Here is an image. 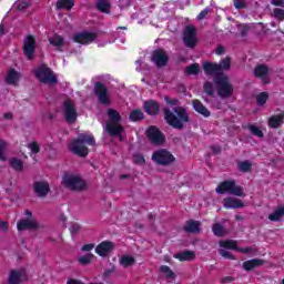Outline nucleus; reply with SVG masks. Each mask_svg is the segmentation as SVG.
Returning <instances> with one entry per match:
<instances>
[{"label":"nucleus","mask_w":284,"mask_h":284,"mask_svg":"<svg viewBox=\"0 0 284 284\" xmlns=\"http://www.w3.org/2000/svg\"><path fill=\"white\" fill-rule=\"evenodd\" d=\"M173 112L178 114V116ZM173 112H171L169 108L163 109L165 123L171 128H174V130H183V128H185V124L183 123H190V114H187V110L183 106H176L173 109Z\"/></svg>","instance_id":"obj_1"},{"label":"nucleus","mask_w":284,"mask_h":284,"mask_svg":"<svg viewBox=\"0 0 284 284\" xmlns=\"http://www.w3.org/2000/svg\"><path fill=\"white\" fill-rule=\"evenodd\" d=\"M88 145H97V141L94 140V136L81 135L69 144V150L70 152L75 154V156L85 159V156L90 154V149H88Z\"/></svg>","instance_id":"obj_2"},{"label":"nucleus","mask_w":284,"mask_h":284,"mask_svg":"<svg viewBox=\"0 0 284 284\" xmlns=\"http://www.w3.org/2000/svg\"><path fill=\"white\" fill-rule=\"evenodd\" d=\"M213 83L216 85V92L220 99H230L234 94V85L230 83V77L226 74L214 77Z\"/></svg>","instance_id":"obj_3"},{"label":"nucleus","mask_w":284,"mask_h":284,"mask_svg":"<svg viewBox=\"0 0 284 284\" xmlns=\"http://www.w3.org/2000/svg\"><path fill=\"white\" fill-rule=\"evenodd\" d=\"M62 185L71 192H83L88 190V184L79 175L72 173H65L62 176Z\"/></svg>","instance_id":"obj_4"},{"label":"nucleus","mask_w":284,"mask_h":284,"mask_svg":"<svg viewBox=\"0 0 284 284\" xmlns=\"http://www.w3.org/2000/svg\"><path fill=\"white\" fill-rule=\"evenodd\" d=\"M106 114L109 116V121L106 122L105 125V131L108 134H119L121 129V121L122 116L116 109H108Z\"/></svg>","instance_id":"obj_5"},{"label":"nucleus","mask_w":284,"mask_h":284,"mask_svg":"<svg viewBox=\"0 0 284 284\" xmlns=\"http://www.w3.org/2000/svg\"><path fill=\"white\" fill-rule=\"evenodd\" d=\"M36 79L40 83H45L49 85H57L59 83V80L57 79V75H54V72H52V69L50 67L43 64L34 70Z\"/></svg>","instance_id":"obj_6"},{"label":"nucleus","mask_w":284,"mask_h":284,"mask_svg":"<svg viewBox=\"0 0 284 284\" xmlns=\"http://www.w3.org/2000/svg\"><path fill=\"white\" fill-rule=\"evenodd\" d=\"M215 191L217 194H225V192H229V194H233V196H245L243 186L236 185L234 180H225L221 182Z\"/></svg>","instance_id":"obj_7"},{"label":"nucleus","mask_w":284,"mask_h":284,"mask_svg":"<svg viewBox=\"0 0 284 284\" xmlns=\"http://www.w3.org/2000/svg\"><path fill=\"white\" fill-rule=\"evenodd\" d=\"M145 136L152 145H163L166 141L165 134L156 125H150L145 130Z\"/></svg>","instance_id":"obj_8"},{"label":"nucleus","mask_w":284,"mask_h":284,"mask_svg":"<svg viewBox=\"0 0 284 284\" xmlns=\"http://www.w3.org/2000/svg\"><path fill=\"white\" fill-rule=\"evenodd\" d=\"M152 160L158 165L165 166V165H171V163H174L176 161V158H174L173 154L170 153V151H168L165 149H161V150L153 152Z\"/></svg>","instance_id":"obj_9"},{"label":"nucleus","mask_w":284,"mask_h":284,"mask_svg":"<svg viewBox=\"0 0 284 284\" xmlns=\"http://www.w3.org/2000/svg\"><path fill=\"white\" fill-rule=\"evenodd\" d=\"M93 92L101 105H110V103H112V100H110V93H108V87H105L103 82H95Z\"/></svg>","instance_id":"obj_10"},{"label":"nucleus","mask_w":284,"mask_h":284,"mask_svg":"<svg viewBox=\"0 0 284 284\" xmlns=\"http://www.w3.org/2000/svg\"><path fill=\"white\" fill-rule=\"evenodd\" d=\"M37 50V39L34 36L29 34L24 38L22 52L28 61H32L34 59V52Z\"/></svg>","instance_id":"obj_11"},{"label":"nucleus","mask_w":284,"mask_h":284,"mask_svg":"<svg viewBox=\"0 0 284 284\" xmlns=\"http://www.w3.org/2000/svg\"><path fill=\"white\" fill-rule=\"evenodd\" d=\"M183 43L186 48H196V43H199V38H196V27H185L183 31Z\"/></svg>","instance_id":"obj_12"},{"label":"nucleus","mask_w":284,"mask_h":284,"mask_svg":"<svg viewBox=\"0 0 284 284\" xmlns=\"http://www.w3.org/2000/svg\"><path fill=\"white\" fill-rule=\"evenodd\" d=\"M63 114L67 123H77L79 113H77V108L72 100L68 99L63 102Z\"/></svg>","instance_id":"obj_13"},{"label":"nucleus","mask_w":284,"mask_h":284,"mask_svg":"<svg viewBox=\"0 0 284 284\" xmlns=\"http://www.w3.org/2000/svg\"><path fill=\"white\" fill-rule=\"evenodd\" d=\"M97 32L82 31L73 36L74 43H80L81 45H88L97 41Z\"/></svg>","instance_id":"obj_14"},{"label":"nucleus","mask_w":284,"mask_h":284,"mask_svg":"<svg viewBox=\"0 0 284 284\" xmlns=\"http://www.w3.org/2000/svg\"><path fill=\"white\" fill-rule=\"evenodd\" d=\"M151 61L154 62L156 68H165L170 61V55L163 49H155L152 52Z\"/></svg>","instance_id":"obj_15"},{"label":"nucleus","mask_w":284,"mask_h":284,"mask_svg":"<svg viewBox=\"0 0 284 284\" xmlns=\"http://www.w3.org/2000/svg\"><path fill=\"white\" fill-rule=\"evenodd\" d=\"M253 74L256 79H261L264 85H267V83H270V67H267V64L255 65Z\"/></svg>","instance_id":"obj_16"},{"label":"nucleus","mask_w":284,"mask_h":284,"mask_svg":"<svg viewBox=\"0 0 284 284\" xmlns=\"http://www.w3.org/2000/svg\"><path fill=\"white\" fill-rule=\"evenodd\" d=\"M203 71L206 77H220V74H225L224 72H221L219 63L210 61L203 62Z\"/></svg>","instance_id":"obj_17"},{"label":"nucleus","mask_w":284,"mask_h":284,"mask_svg":"<svg viewBox=\"0 0 284 284\" xmlns=\"http://www.w3.org/2000/svg\"><path fill=\"white\" fill-rule=\"evenodd\" d=\"M33 191L40 199H45L50 193V184L45 181H36L33 183Z\"/></svg>","instance_id":"obj_18"},{"label":"nucleus","mask_w":284,"mask_h":284,"mask_svg":"<svg viewBox=\"0 0 284 284\" xmlns=\"http://www.w3.org/2000/svg\"><path fill=\"white\" fill-rule=\"evenodd\" d=\"M143 108L149 116H156L161 112V104L155 100L144 101Z\"/></svg>","instance_id":"obj_19"},{"label":"nucleus","mask_w":284,"mask_h":284,"mask_svg":"<svg viewBox=\"0 0 284 284\" xmlns=\"http://www.w3.org/2000/svg\"><path fill=\"white\" fill-rule=\"evenodd\" d=\"M23 281H28V274L26 270L11 271L9 274V284H20Z\"/></svg>","instance_id":"obj_20"},{"label":"nucleus","mask_w":284,"mask_h":284,"mask_svg":"<svg viewBox=\"0 0 284 284\" xmlns=\"http://www.w3.org/2000/svg\"><path fill=\"white\" fill-rule=\"evenodd\" d=\"M114 250V242L103 241L95 247V254L99 256H108Z\"/></svg>","instance_id":"obj_21"},{"label":"nucleus","mask_w":284,"mask_h":284,"mask_svg":"<svg viewBox=\"0 0 284 284\" xmlns=\"http://www.w3.org/2000/svg\"><path fill=\"white\" fill-rule=\"evenodd\" d=\"M18 232H23V230H39V224L32 219L20 220L17 223Z\"/></svg>","instance_id":"obj_22"},{"label":"nucleus","mask_w":284,"mask_h":284,"mask_svg":"<svg viewBox=\"0 0 284 284\" xmlns=\"http://www.w3.org/2000/svg\"><path fill=\"white\" fill-rule=\"evenodd\" d=\"M225 210H239L245 207V203L236 197H225L223 200Z\"/></svg>","instance_id":"obj_23"},{"label":"nucleus","mask_w":284,"mask_h":284,"mask_svg":"<svg viewBox=\"0 0 284 284\" xmlns=\"http://www.w3.org/2000/svg\"><path fill=\"white\" fill-rule=\"evenodd\" d=\"M284 121V112H280L277 114L271 115L268 118V128L271 130H278L283 125Z\"/></svg>","instance_id":"obj_24"},{"label":"nucleus","mask_w":284,"mask_h":284,"mask_svg":"<svg viewBox=\"0 0 284 284\" xmlns=\"http://www.w3.org/2000/svg\"><path fill=\"white\" fill-rule=\"evenodd\" d=\"M192 105H193V110L197 112V114H201L202 116H204L205 119L212 116V112L207 110V106L204 105L203 102H201V100H196V99L193 100Z\"/></svg>","instance_id":"obj_25"},{"label":"nucleus","mask_w":284,"mask_h":284,"mask_svg":"<svg viewBox=\"0 0 284 284\" xmlns=\"http://www.w3.org/2000/svg\"><path fill=\"white\" fill-rule=\"evenodd\" d=\"M265 265V261L261 258H253V260H247L243 262L242 267L246 272H252V270H256L257 267H261Z\"/></svg>","instance_id":"obj_26"},{"label":"nucleus","mask_w":284,"mask_h":284,"mask_svg":"<svg viewBox=\"0 0 284 284\" xmlns=\"http://www.w3.org/2000/svg\"><path fill=\"white\" fill-rule=\"evenodd\" d=\"M184 232H186V234H199V232H201V222L195 220L187 221L184 225Z\"/></svg>","instance_id":"obj_27"},{"label":"nucleus","mask_w":284,"mask_h":284,"mask_svg":"<svg viewBox=\"0 0 284 284\" xmlns=\"http://www.w3.org/2000/svg\"><path fill=\"white\" fill-rule=\"evenodd\" d=\"M20 79H21V73H19L14 69H9L6 77V83H8V85H17Z\"/></svg>","instance_id":"obj_28"},{"label":"nucleus","mask_w":284,"mask_h":284,"mask_svg":"<svg viewBox=\"0 0 284 284\" xmlns=\"http://www.w3.org/2000/svg\"><path fill=\"white\" fill-rule=\"evenodd\" d=\"M178 261H194L196 258V253L194 251L185 250L175 254Z\"/></svg>","instance_id":"obj_29"},{"label":"nucleus","mask_w":284,"mask_h":284,"mask_svg":"<svg viewBox=\"0 0 284 284\" xmlns=\"http://www.w3.org/2000/svg\"><path fill=\"white\" fill-rule=\"evenodd\" d=\"M74 8V0H58L55 3V10H67L70 11Z\"/></svg>","instance_id":"obj_30"},{"label":"nucleus","mask_w":284,"mask_h":284,"mask_svg":"<svg viewBox=\"0 0 284 284\" xmlns=\"http://www.w3.org/2000/svg\"><path fill=\"white\" fill-rule=\"evenodd\" d=\"M143 119H145V113H143L141 109H135L129 114V121L132 123H139V121H143Z\"/></svg>","instance_id":"obj_31"},{"label":"nucleus","mask_w":284,"mask_h":284,"mask_svg":"<svg viewBox=\"0 0 284 284\" xmlns=\"http://www.w3.org/2000/svg\"><path fill=\"white\" fill-rule=\"evenodd\" d=\"M95 8L99 10V12L110 14V8H112V6L108 0H97Z\"/></svg>","instance_id":"obj_32"},{"label":"nucleus","mask_w":284,"mask_h":284,"mask_svg":"<svg viewBox=\"0 0 284 284\" xmlns=\"http://www.w3.org/2000/svg\"><path fill=\"white\" fill-rule=\"evenodd\" d=\"M134 263H136V258L132 255H122L120 258V265L124 268L132 267Z\"/></svg>","instance_id":"obj_33"},{"label":"nucleus","mask_w":284,"mask_h":284,"mask_svg":"<svg viewBox=\"0 0 284 284\" xmlns=\"http://www.w3.org/2000/svg\"><path fill=\"white\" fill-rule=\"evenodd\" d=\"M220 247H224V250H239V243L234 240H224L220 242Z\"/></svg>","instance_id":"obj_34"},{"label":"nucleus","mask_w":284,"mask_h":284,"mask_svg":"<svg viewBox=\"0 0 284 284\" xmlns=\"http://www.w3.org/2000/svg\"><path fill=\"white\" fill-rule=\"evenodd\" d=\"M212 232H213L214 236H217L220 239L225 236V234H227V231L225 230V227L223 225H221L220 223H214L212 225Z\"/></svg>","instance_id":"obj_35"},{"label":"nucleus","mask_w":284,"mask_h":284,"mask_svg":"<svg viewBox=\"0 0 284 284\" xmlns=\"http://www.w3.org/2000/svg\"><path fill=\"white\" fill-rule=\"evenodd\" d=\"M49 43L54 48H63L65 45V39L60 34H55L53 38H49Z\"/></svg>","instance_id":"obj_36"},{"label":"nucleus","mask_w":284,"mask_h":284,"mask_svg":"<svg viewBox=\"0 0 284 284\" xmlns=\"http://www.w3.org/2000/svg\"><path fill=\"white\" fill-rule=\"evenodd\" d=\"M185 74L199 77V72H201V65L199 63H192L187 65L184 70Z\"/></svg>","instance_id":"obj_37"},{"label":"nucleus","mask_w":284,"mask_h":284,"mask_svg":"<svg viewBox=\"0 0 284 284\" xmlns=\"http://www.w3.org/2000/svg\"><path fill=\"white\" fill-rule=\"evenodd\" d=\"M237 170L240 172H243L244 174H246L247 172H251L252 171V162H250V160L237 162Z\"/></svg>","instance_id":"obj_38"},{"label":"nucleus","mask_w":284,"mask_h":284,"mask_svg":"<svg viewBox=\"0 0 284 284\" xmlns=\"http://www.w3.org/2000/svg\"><path fill=\"white\" fill-rule=\"evenodd\" d=\"M284 216V206L276 209L272 214L268 215V220L273 222L281 221Z\"/></svg>","instance_id":"obj_39"},{"label":"nucleus","mask_w":284,"mask_h":284,"mask_svg":"<svg viewBox=\"0 0 284 284\" xmlns=\"http://www.w3.org/2000/svg\"><path fill=\"white\" fill-rule=\"evenodd\" d=\"M160 273L165 276V278H170L171 281H174L176 278V274L172 272V268L168 265L160 266Z\"/></svg>","instance_id":"obj_40"},{"label":"nucleus","mask_w":284,"mask_h":284,"mask_svg":"<svg viewBox=\"0 0 284 284\" xmlns=\"http://www.w3.org/2000/svg\"><path fill=\"white\" fill-rule=\"evenodd\" d=\"M255 99L258 108H263V105H265V103H267V101L270 100V93L265 91L261 92L260 94L256 95Z\"/></svg>","instance_id":"obj_41"},{"label":"nucleus","mask_w":284,"mask_h":284,"mask_svg":"<svg viewBox=\"0 0 284 284\" xmlns=\"http://www.w3.org/2000/svg\"><path fill=\"white\" fill-rule=\"evenodd\" d=\"M247 130L253 134V136H257L258 139H263L265 136V133H263V130H261V128L254 124H247Z\"/></svg>","instance_id":"obj_42"},{"label":"nucleus","mask_w":284,"mask_h":284,"mask_svg":"<svg viewBox=\"0 0 284 284\" xmlns=\"http://www.w3.org/2000/svg\"><path fill=\"white\" fill-rule=\"evenodd\" d=\"M92 258H94V254L88 253L85 255L78 257V263L79 265H83V266L90 265L92 263Z\"/></svg>","instance_id":"obj_43"},{"label":"nucleus","mask_w":284,"mask_h":284,"mask_svg":"<svg viewBox=\"0 0 284 284\" xmlns=\"http://www.w3.org/2000/svg\"><path fill=\"white\" fill-rule=\"evenodd\" d=\"M203 92L207 94V97H216V93H214V84L210 81L204 82Z\"/></svg>","instance_id":"obj_44"},{"label":"nucleus","mask_w":284,"mask_h":284,"mask_svg":"<svg viewBox=\"0 0 284 284\" xmlns=\"http://www.w3.org/2000/svg\"><path fill=\"white\" fill-rule=\"evenodd\" d=\"M10 166L16 170V172H23V162L17 158L11 159Z\"/></svg>","instance_id":"obj_45"},{"label":"nucleus","mask_w":284,"mask_h":284,"mask_svg":"<svg viewBox=\"0 0 284 284\" xmlns=\"http://www.w3.org/2000/svg\"><path fill=\"white\" fill-rule=\"evenodd\" d=\"M217 65L220 67V72H223L224 70H230L232 68V59H230V57H226L224 60L217 63Z\"/></svg>","instance_id":"obj_46"},{"label":"nucleus","mask_w":284,"mask_h":284,"mask_svg":"<svg viewBox=\"0 0 284 284\" xmlns=\"http://www.w3.org/2000/svg\"><path fill=\"white\" fill-rule=\"evenodd\" d=\"M28 149L32 152V154H39L41 152V146L39 145V142L32 141L28 144Z\"/></svg>","instance_id":"obj_47"},{"label":"nucleus","mask_w":284,"mask_h":284,"mask_svg":"<svg viewBox=\"0 0 284 284\" xmlns=\"http://www.w3.org/2000/svg\"><path fill=\"white\" fill-rule=\"evenodd\" d=\"M133 163L135 165H145V156L141 153L133 154Z\"/></svg>","instance_id":"obj_48"},{"label":"nucleus","mask_w":284,"mask_h":284,"mask_svg":"<svg viewBox=\"0 0 284 284\" xmlns=\"http://www.w3.org/2000/svg\"><path fill=\"white\" fill-rule=\"evenodd\" d=\"M219 254H221V256L223 258H227L229 261H236V257L230 251H225V250L221 248V250H219Z\"/></svg>","instance_id":"obj_49"},{"label":"nucleus","mask_w":284,"mask_h":284,"mask_svg":"<svg viewBox=\"0 0 284 284\" xmlns=\"http://www.w3.org/2000/svg\"><path fill=\"white\" fill-rule=\"evenodd\" d=\"M273 14L277 21H284V9L275 8Z\"/></svg>","instance_id":"obj_50"},{"label":"nucleus","mask_w":284,"mask_h":284,"mask_svg":"<svg viewBox=\"0 0 284 284\" xmlns=\"http://www.w3.org/2000/svg\"><path fill=\"white\" fill-rule=\"evenodd\" d=\"M233 6L236 10H245V8H247V4L243 0H234Z\"/></svg>","instance_id":"obj_51"},{"label":"nucleus","mask_w":284,"mask_h":284,"mask_svg":"<svg viewBox=\"0 0 284 284\" xmlns=\"http://www.w3.org/2000/svg\"><path fill=\"white\" fill-rule=\"evenodd\" d=\"M114 272H116V266L111 264V268H106L103 273L104 278H110V275L114 274Z\"/></svg>","instance_id":"obj_52"},{"label":"nucleus","mask_w":284,"mask_h":284,"mask_svg":"<svg viewBox=\"0 0 284 284\" xmlns=\"http://www.w3.org/2000/svg\"><path fill=\"white\" fill-rule=\"evenodd\" d=\"M207 14H210V9L205 8L203 9L196 17L197 21H203V19H205L207 17Z\"/></svg>","instance_id":"obj_53"},{"label":"nucleus","mask_w":284,"mask_h":284,"mask_svg":"<svg viewBox=\"0 0 284 284\" xmlns=\"http://www.w3.org/2000/svg\"><path fill=\"white\" fill-rule=\"evenodd\" d=\"M70 232L71 234H79V232H81V225H79V223L71 224Z\"/></svg>","instance_id":"obj_54"},{"label":"nucleus","mask_w":284,"mask_h":284,"mask_svg":"<svg viewBox=\"0 0 284 284\" xmlns=\"http://www.w3.org/2000/svg\"><path fill=\"white\" fill-rule=\"evenodd\" d=\"M164 101L168 103V105H179V99L176 98L170 99V97L165 95Z\"/></svg>","instance_id":"obj_55"},{"label":"nucleus","mask_w":284,"mask_h":284,"mask_svg":"<svg viewBox=\"0 0 284 284\" xmlns=\"http://www.w3.org/2000/svg\"><path fill=\"white\" fill-rule=\"evenodd\" d=\"M3 150H6V141H0V161H6Z\"/></svg>","instance_id":"obj_56"},{"label":"nucleus","mask_w":284,"mask_h":284,"mask_svg":"<svg viewBox=\"0 0 284 284\" xmlns=\"http://www.w3.org/2000/svg\"><path fill=\"white\" fill-rule=\"evenodd\" d=\"M92 250H94V244H84V245L81 247V251H82V252H92Z\"/></svg>","instance_id":"obj_57"},{"label":"nucleus","mask_w":284,"mask_h":284,"mask_svg":"<svg viewBox=\"0 0 284 284\" xmlns=\"http://www.w3.org/2000/svg\"><path fill=\"white\" fill-rule=\"evenodd\" d=\"M237 252H241V254H250V252H254V248L252 247H237Z\"/></svg>","instance_id":"obj_58"},{"label":"nucleus","mask_w":284,"mask_h":284,"mask_svg":"<svg viewBox=\"0 0 284 284\" xmlns=\"http://www.w3.org/2000/svg\"><path fill=\"white\" fill-rule=\"evenodd\" d=\"M123 131H124L123 125H121V131L119 133H115V134L109 133V135L110 136H118V139H120V141H123Z\"/></svg>","instance_id":"obj_59"},{"label":"nucleus","mask_w":284,"mask_h":284,"mask_svg":"<svg viewBox=\"0 0 284 284\" xmlns=\"http://www.w3.org/2000/svg\"><path fill=\"white\" fill-rule=\"evenodd\" d=\"M30 8V3L26 2V1H22L18 4V10H26Z\"/></svg>","instance_id":"obj_60"},{"label":"nucleus","mask_w":284,"mask_h":284,"mask_svg":"<svg viewBox=\"0 0 284 284\" xmlns=\"http://www.w3.org/2000/svg\"><path fill=\"white\" fill-rule=\"evenodd\" d=\"M212 106L215 109V110H221L223 108V104L221 103V101L219 100H215L212 102Z\"/></svg>","instance_id":"obj_61"},{"label":"nucleus","mask_w":284,"mask_h":284,"mask_svg":"<svg viewBox=\"0 0 284 284\" xmlns=\"http://www.w3.org/2000/svg\"><path fill=\"white\" fill-rule=\"evenodd\" d=\"M211 150H212V152H213L214 154H221V152H222V149H221V146H219V145H212V146H211Z\"/></svg>","instance_id":"obj_62"},{"label":"nucleus","mask_w":284,"mask_h":284,"mask_svg":"<svg viewBox=\"0 0 284 284\" xmlns=\"http://www.w3.org/2000/svg\"><path fill=\"white\" fill-rule=\"evenodd\" d=\"M0 230H2V232H8V222L1 221L0 222Z\"/></svg>","instance_id":"obj_63"},{"label":"nucleus","mask_w":284,"mask_h":284,"mask_svg":"<svg viewBox=\"0 0 284 284\" xmlns=\"http://www.w3.org/2000/svg\"><path fill=\"white\" fill-rule=\"evenodd\" d=\"M67 284H83V282L81 280L71 278L68 280Z\"/></svg>","instance_id":"obj_64"}]
</instances>
